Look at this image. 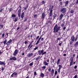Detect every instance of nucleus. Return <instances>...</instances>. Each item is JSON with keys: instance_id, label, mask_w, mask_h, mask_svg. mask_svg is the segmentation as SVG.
<instances>
[{"instance_id": "nucleus-1", "label": "nucleus", "mask_w": 78, "mask_h": 78, "mask_svg": "<svg viewBox=\"0 0 78 78\" xmlns=\"http://www.w3.org/2000/svg\"><path fill=\"white\" fill-rule=\"evenodd\" d=\"M61 27L59 26L58 27V25L57 24H56L54 28V31L53 32L55 33H57L58 32V31L59 30H60V28Z\"/></svg>"}, {"instance_id": "nucleus-2", "label": "nucleus", "mask_w": 78, "mask_h": 78, "mask_svg": "<svg viewBox=\"0 0 78 78\" xmlns=\"http://www.w3.org/2000/svg\"><path fill=\"white\" fill-rule=\"evenodd\" d=\"M66 8H62L60 10V12H62V14H65L66 12Z\"/></svg>"}, {"instance_id": "nucleus-3", "label": "nucleus", "mask_w": 78, "mask_h": 78, "mask_svg": "<svg viewBox=\"0 0 78 78\" xmlns=\"http://www.w3.org/2000/svg\"><path fill=\"white\" fill-rule=\"evenodd\" d=\"M21 9H20L18 11V15L19 17H20L21 16Z\"/></svg>"}, {"instance_id": "nucleus-4", "label": "nucleus", "mask_w": 78, "mask_h": 78, "mask_svg": "<svg viewBox=\"0 0 78 78\" xmlns=\"http://www.w3.org/2000/svg\"><path fill=\"white\" fill-rule=\"evenodd\" d=\"M17 53H18V50L16 49L15 50V51L13 53V55L14 56H16V55H17Z\"/></svg>"}, {"instance_id": "nucleus-5", "label": "nucleus", "mask_w": 78, "mask_h": 78, "mask_svg": "<svg viewBox=\"0 0 78 78\" xmlns=\"http://www.w3.org/2000/svg\"><path fill=\"white\" fill-rule=\"evenodd\" d=\"M63 16L64 15L63 14H61L60 15V16L58 18L59 20H62V17H63Z\"/></svg>"}, {"instance_id": "nucleus-6", "label": "nucleus", "mask_w": 78, "mask_h": 78, "mask_svg": "<svg viewBox=\"0 0 78 78\" xmlns=\"http://www.w3.org/2000/svg\"><path fill=\"white\" fill-rule=\"evenodd\" d=\"M17 75V73L16 72H14L11 75V77H13L14 76H16Z\"/></svg>"}, {"instance_id": "nucleus-7", "label": "nucleus", "mask_w": 78, "mask_h": 78, "mask_svg": "<svg viewBox=\"0 0 78 78\" xmlns=\"http://www.w3.org/2000/svg\"><path fill=\"white\" fill-rule=\"evenodd\" d=\"M33 55V53H30L27 55V56L28 58H30V57L32 56Z\"/></svg>"}, {"instance_id": "nucleus-8", "label": "nucleus", "mask_w": 78, "mask_h": 78, "mask_svg": "<svg viewBox=\"0 0 78 78\" xmlns=\"http://www.w3.org/2000/svg\"><path fill=\"white\" fill-rule=\"evenodd\" d=\"M69 5V1H67L65 2V7H67V6H68V5Z\"/></svg>"}, {"instance_id": "nucleus-9", "label": "nucleus", "mask_w": 78, "mask_h": 78, "mask_svg": "<svg viewBox=\"0 0 78 78\" xmlns=\"http://www.w3.org/2000/svg\"><path fill=\"white\" fill-rule=\"evenodd\" d=\"M71 41H73H73H75V37L74 36H73L71 37Z\"/></svg>"}, {"instance_id": "nucleus-10", "label": "nucleus", "mask_w": 78, "mask_h": 78, "mask_svg": "<svg viewBox=\"0 0 78 78\" xmlns=\"http://www.w3.org/2000/svg\"><path fill=\"white\" fill-rule=\"evenodd\" d=\"M0 65H3V66H5V62H3L0 61Z\"/></svg>"}, {"instance_id": "nucleus-11", "label": "nucleus", "mask_w": 78, "mask_h": 78, "mask_svg": "<svg viewBox=\"0 0 78 78\" xmlns=\"http://www.w3.org/2000/svg\"><path fill=\"white\" fill-rule=\"evenodd\" d=\"M44 17H45V14H44V13L43 12L42 16H41V19H44Z\"/></svg>"}, {"instance_id": "nucleus-12", "label": "nucleus", "mask_w": 78, "mask_h": 78, "mask_svg": "<svg viewBox=\"0 0 78 78\" xmlns=\"http://www.w3.org/2000/svg\"><path fill=\"white\" fill-rule=\"evenodd\" d=\"M42 58V56H38L36 59V61H38L39 59H40Z\"/></svg>"}, {"instance_id": "nucleus-13", "label": "nucleus", "mask_w": 78, "mask_h": 78, "mask_svg": "<svg viewBox=\"0 0 78 78\" xmlns=\"http://www.w3.org/2000/svg\"><path fill=\"white\" fill-rule=\"evenodd\" d=\"M53 12V10H52L51 9L50 11V12L49 14V16L50 17H51L52 16V12Z\"/></svg>"}, {"instance_id": "nucleus-14", "label": "nucleus", "mask_w": 78, "mask_h": 78, "mask_svg": "<svg viewBox=\"0 0 78 78\" xmlns=\"http://www.w3.org/2000/svg\"><path fill=\"white\" fill-rule=\"evenodd\" d=\"M24 15H25V13L24 12L22 13L21 15V17L22 19H23V18L24 17Z\"/></svg>"}, {"instance_id": "nucleus-15", "label": "nucleus", "mask_w": 78, "mask_h": 78, "mask_svg": "<svg viewBox=\"0 0 78 78\" xmlns=\"http://www.w3.org/2000/svg\"><path fill=\"white\" fill-rule=\"evenodd\" d=\"M12 42V40H10L9 41H8L7 42L6 44V45H8L10 43H11Z\"/></svg>"}, {"instance_id": "nucleus-16", "label": "nucleus", "mask_w": 78, "mask_h": 78, "mask_svg": "<svg viewBox=\"0 0 78 78\" xmlns=\"http://www.w3.org/2000/svg\"><path fill=\"white\" fill-rule=\"evenodd\" d=\"M45 76V75L43 73H41L40 74V76H41V77H42V78H44Z\"/></svg>"}, {"instance_id": "nucleus-17", "label": "nucleus", "mask_w": 78, "mask_h": 78, "mask_svg": "<svg viewBox=\"0 0 78 78\" xmlns=\"http://www.w3.org/2000/svg\"><path fill=\"white\" fill-rule=\"evenodd\" d=\"M54 69H52L51 70V76H53V74H54Z\"/></svg>"}, {"instance_id": "nucleus-18", "label": "nucleus", "mask_w": 78, "mask_h": 78, "mask_svg": "<svg viewBox=\"0 0 78 78\" xmlns=\"http://www.w3.org/2000/svg\"><path fill=\"white\" fill-rule=\"evenodd\" d=\"M43 63L45 66H47L48 64V63L47 62H46L45 61H44Z\"/></svg>"}, {"instance_id": "nucleus-19", "label": "nucleus", "mask_w": 78, "mask_h": 78, "mask_svg": "<svg viewBox=\"0 0 78 78\" xmlns=\"http://www.w3.org/2000/svg\"><path fill=\"white\" fill-rule=\"evenodd\" d=\"M58 67H59V68L58 69L59 72V71H60V70H61V68H62V66H61V65H59L58 66Z\"/></svg>"}, {"instance_id": "nucleus-20", "label": "nucleus", "mask_w": 78, "mask_h": 78, "mask_svg": "<svg viewBox=\"0 0 78 78\" xmlns=\"http://www.w3.org/2000/svg\"><path fill=\"white\" fill-rule=\"evenodd\" d=\"M78 45V41H77L76 42L75 44H74L75 47H76L77 45Z\"/></svg>"}, {"instance_id": "nucleus-21", "label": "nucleus", "mask_w": 78, "mask_h": 78, "mask_svg": "<svg viewBox=\"0 0 78 78\" xmlns=\"http://www.w3.org/2000/svg\"><path fill=\"white\" fill-rule=\"evenodd\" d=\"M60 62V58H59L58 61H57V65H58V64H59V62Z\"/></svg>"}, {"instance_id": "nucleus-22", "label": "nucleus", "mask_w": 78, "mask_h": 78, "mask_svg": "<svg viewBox=\"0 0 78 78\" xmlns=\"http://www.w3.org/2000/svg\"><path fill=\"white\" fill-rule=\"evenodd\" d=\"M73 61H71V62L70 63V65L69 66H72V64H73Z\"/></svg>"}, {"instance_id": "nucleus-23", "label": "nucleus", "mask_w": 78, "mask_h": 78, "mask_svg": "<svg viewBox=\"0 0 78 78\" xmlns=\"http://www.w3.org/2000/svg\"><path fill=\"white\" fill-rule=\"evenodd\" d=\"M54 62H55V60L54 59H52L51 60V62L52 63H54Z\"/></svg>"}, {"instance_id": "nucleus-24", "label": "nucleus", "mask_w": 78, "mask_h": 78, "mask_svg": "<svg viewBox=\"0 0 78 78\" xmlns=\"http://www.w3.org/2000/svg\"><path fill=\"white\" fill-rule=\"evenodd\" d=\"M74 58V57H71L70 59V61H73V59Z\"/></svg>"}, {"instance_id": "nucleus-25", "label": "nucleus", "mask_w": 78, "mask_h": 78, "mask_svg": "<svg viewBox=\"0 0 78 78\" xmlns=\"http://www.w3.org/2000/svg\"><path fill=\"white\" fill-rule=\"evenodd\" d=\"M33 64H34L33 62H32L31 63L29 64V66H32L33 65Z\"/></svg>"}, {"instance_id": "nucleus-26", "label": "nucleus", "mask_w": 78, "mask_h": 78, "mask_svg": "<svg viewBox=\"0 0 78 78\" xmlns=\"http://www.w3.org/2000/svg\"><path fill=\"white\" fill-rule=\"evenodd\" d=\"M12 58H13V61H16V60L17 59V58H16V57H13Z\"/></svg>"}, {"instance_id": "nucleus-27", "label": "nucleus", "mask_w": 78, "mask_h": 78, "mask_svg": "<svg viewBox=\"0 0 78 78\" xmlns=\"http://www.w3.org/2000/svg\"><path fill=\"white\" fill-rule=\"evenodd\" d=\"M38 53L39 55H41V54H42L40 50H39V51H38Z\"/></svg>"}, {"instance_id": "nucleus-28", "label": "nucleus", "mask_w": 78, "mask_h": 78, "mask_svg": "<svg viewBox=\"0 0 78 78\" xmlns=\"http://www.w3.org/2000/svg\"><path fill=\"white\" fill-rule=\"evenodd\" d=\"M17 20H18V18H17V17H16L15 18V20H14V22H17Z\"/></svg>"}, {"instance_id": "nucleus-29", "label": "nucleus", "mask_w": 78, "mask_h": 78, "mask_svg": "<svg viewBox=\"0 0 78 78\" xmlns=\"http://www.w3.org/2000/svg\"><path fill=\"white\" fill-rule=\"evenodd\" d=\"M16 16L14 14H13L12 15V17H16Z\"/></svg>"}, {"instance_id": "nucleus-30", "label": "nucleus", "mask_w": 78, "mask_h": 78, "mask_svg": "<svg viewBox=\"0 0 78 78\" xmlns=\"http://www.w3.org/2000/svg\"><path fill=\"white\" fill-rule=\"evenodd\" d=\"M56 16H57V14H55L53 16V18H55V17H56Z\"/></svg>"}, {"instance_id": "nucleus-31", "label": "nucleus", "mask_w": 78, "mask_h": 78, "mask_svg": "<svg viewBox=\"0 0 78 78\" xmlns=\"http://www.w3.org/2000/svg\"><path fill=\"white\" fill-rule=\"evenodd\" d=\"M2 37L4 38L5 37V34H3L2 35Z\"/></svg>"}, {"instance_id": "nucleus-32", "label": "nucleus", "mask_w": 78, "mask_h": 78, "mask_svg": "<svg viewBox=\"0 0 78 78\" xmlns=\"http://www.w3.org/2000/svg\"><path fill=\"white\" fill-rule=\"evenodd\" d=\"M32 42H30V44H29V46H28V48H29V47H30V45H32Z\"/></svg>"}, {"instance_id": "nucleus-33", "label": "nucleus", "mask_w": 78, "mask_h": 78, "mask_svg": "<svg viewBox=\"0 0 78 78\" xmlns=\"http://www.w3.org/2000/svg\"><path fill=\"white\" fill-rule=\"evenodd\" d=\"M3 27V26L2 25H0V29H2Z\"/></svg>"}, {"instance_id": "nucleus-34", "label": "nucleus", "mask_w": 78, "mask_h": 78, "mask_svg": "<svg viewBox=\"0 0 78 78\" xmlns=\"http://www.w3.org/2000/svg\"><path fill=\"white\" fill-rule=\"evenodd\" d=\"M40 51H41V53L42 55V53H44V49H42L41 50H40Z\"/></svg>"}, {"instance_id": "nucleus-35", "label": "nucleus", "mask_w": 78, "mask_h": 78, "mask_svg": "<svg viewBox=\"0 0 78 78\" xmlns=\"http://www.w3.org/2000/svg\"><path fill=\"white\" fill-rule=\"evenodd\" d=\"M41 38H42V37L40 36V38H39L37 41L39 42H40V40H41Z\"/></svg>"}, {"instance_id": "nucleus-36", "label": "nucleus", "mask_w": 78, "mask_h": 78, "mask_svg": "<svg viewBox=\"0 0 78 78\" xmlns=\"http://www.w3.org/2000/svg\"><path fill=\"white\" fill-rule=\"evenodd\" d=\"M6 42H7V41L6 40L3 42V43L5 45V44H6Z\"/></svg>"}, {"instance_id": "nucleus-37", "label": "nucleus", "mask_w": 78, "mask_h": 78, "mask_svg": "<svg viewBox=\"0 0 78 78\" xmlns=\"http://www.w3.org/2000/svg\"><path fill=\"white\" fill-rule=\"evenodd\" d=\"M46 53H47L46 51H44V52H43V53L42 54V55H45V54H46Z\"/></svg>"}, {"instance_id": "nucleus-38", "label": "nucleus", "mask_w": 78, "mask_h": 78, "mask_svg": "<svg viewBox=\"0 0 78 78\" xmlns=\"http://www.w3.org/2000/svg\"><path fill=\"white\" fill-rule=\"evenodd\" d=\"M37 17V15L36 14L34 15V18H36Z\"/></svg>"}, {"instance_id": "nucleus-39", "label": "nucleus", "mask_w": 78, "mask_h": 78, "mask_svg": "<svg viewBox=\"0 0 78 78\" xmlns=\"http://www.w3.org/2000/svg\"><path fill=\"white\" fill-rule=\"evenodd\" d=\"M61 38L60 37H59V38H58L57 39V41H59V40H61Z\"/></svg>"}, {"instance_id": "nucleus-40", "label": "nucleus", "mask_w": 78, "mask_h": 78, "mask_svg": "<svg viewBox=\"0 0 78 78\" xmlns=\"http://www.w3.org/2000/svg\"><path fill=\"white\" fill-rule=\"evenodd\" d=\"M42 69H45V68H46V66H43L42 67Z\"/></svg>"}, {"instance_id": "nucleus-41", "label": "nucleus", "mask_w": 78, "mask_h": 78, "mask_svg": "<svg viewBox=\"0 0 78 78\" xmlns=\"http://www.w3.org/2000/svg\"><path fill=\"white\" fill-rule=\"evenodd\" d=\"M70 11H71V14H73V12H74L73 10H71Z\"/></svg>"}, {"instance_id": "nucleus-42", "label": "nucleus", "mask_w": 78, "mask_h": 78, "mask_svg": "<svg viewBox=\"0 0 78 78\" xmlns=\"http://www.w3.org/2000/svg\"><path fill=\"white\" fill-rule=\"evenodd\" d=\"M69 44L70 45H72V44H73V41H70Z\"/></svg>"}, {"instance_id": "nucleus-43", "label": "nucleus", "mask_w": 78, "mask_h": 78, "mask_svg": "<svg viewBox=\"0 0 78 78\" xmlns=\"http://www.w3.org/2000/svg\"><path fill=\"white\" fill-rule=\"evenodd\" d=\"M38 48V47H36L34 49V50H37V49Z\"/></svg>"}, {"instance_id": "nucleus-44", "label": "nucleus", "mask_w": 78, "mask_h": 78, "mask_svg": "<svg viewBox=\"0 0 78 78\" xmlns=\"http://www.w3.org/2000/svg\"><path fill=\"white\" fill-rule=\"evenodd\" d=\"M77 39H78V37L77 36L76 37L75 39V41H77Z\"/></svg>"}, {"instance_id": "nucleus-45", "label": "nucleus", "mask_w": 78, "mask_h": 78, "mask_svg": "<svg viewBox=\"0 0 78 78\" xmlns=\"http://www.w3.org/2000/svg\"><path fill=\"white\" fill-rule=\"evenodd\" d=\"M47 22L48 23V24H49V23H51V21H48Z\"/></svg>"}, {"instance_id": "nucleus-46", "label": "nucleus", "mask_w": 78, "mask_h": 78, "mask_svg": "<svg viewBox=\"0 0 78 78\" xmlns=\"http://www.w3.org/2000/svg\"><path fill=\"white\" fill-rule=\"evenodd\" d=\"M39 41H38L37 42L36 44V45H37V44H39Z\"/></svg>"}, {"instance_id": "nucleus-47", "label": "nucleus", "mask_w": 78, "mask_h": 78, "mask_svg": "<svg viewBox=\"0 0 78 78\" xmlns=\"http://www.w3.org/2000/svg\"><path fill=\"white\" fill-rule=\"evenodd\" d=\"M62 27H64V23H62L61 24Z\"/></svg>"}, {"instance_id": "nucleus-48", "label": "nucleus", "mask_w": 78, "mask_h": 78, "mask_svg": "<svg viewBox=\"0 0 78 78\" xmlns=\"http://www.w3.org/2000/svg\"><path fill=\"white\" fill-rule=\"evenodd\" d=\"M27 20V18H25L24 20V22H26Z\"/></svg>"}, {"instance_id": "nucleus-49", "label": "nucleus", "mask_w": 78, "mask_h": 78, "mask_svg": "<svg viewBox=\"0 0 78 78\" xmlns=\"http://www.w3.org/2000/svg\"><path fill=\"white\" fill-rule=\"evenodd\" d=\"M33 45L32 44H31V45H30V48H31V47H33Z\"/></svg>"}, {"instance_id": "nucleus-50", "label": "nucleus", "mask_w": 78, "mask_h": 78, "mask_svg": "<svg viewBox=\"0 0 78 78\" xmlns=\"http://www.w3.org/2000/svg\"><path fill=\"white\" fill-rule=\"evenodd\" d=\"M34 75H37L36 72H34Z\"/></svg>"}, {"instance_id": "nucleus-51", "label": "nucleus", "mask_w": 78, "mask_h": 78, "mask_svg": "<svg viewBox=\"0 0 78 78\" xmlns=\"http://www.w3.org/2000/svg\"><path fill=\"white\" fill-rule=\"evenodd\" d=\"M27 43H28V41H25L24 43L25 44H27Z\"/></svg>"}, {"instance_id": "nucleus-52", "label": "nucleus", "mask_w": 78, "mask_h": 78, "mask_svg": "<svg viewBox=\"0 0 78 78\" xmlns=\"http://www.w3.org/2000/svg\"><path fill=\"white\" fill-rule=\"evenodd\" d=\"M42 3L43 4H44V3H45V1H42Z\"/></svg>"}, {"instance_id": "nucleus-53", "label": "nucleus", "mask_w": 78, "mask_h": 78, "mask_svg": "<svg viewBox=\"0 0 78 78\" xmlns=\"http://www.w3.org/2000/svg\"><path fill=\"white\" fill-rule=\"evenodd\" d=\"M9 60H10L11 61H12V60H13V58H9Z\"/></svg>"}, {"instance_id": "nucleus-54", "label": "nucleus", "mask_w": 78, "mask_h": 78, "mask_svg": "<svg viewBox=\"0 0 78 78\" xmlns=\"http://www.w3.org/2000/svg\"><path fill=\"white\" fill-rule=\"evenodd\" d=\"M76 4H78V0H76Z\"/></svg>"}, {"instance_id": "nucleus-55", "label": "nucleus", "mask_w": 78, "mask_h": 78, "mask_svg": "<svg viewBox=\"0 0 78 78\" xmlns=\"http://www.w3.org/2000/svg\"><path fill=\"white\" fill-rule=\"evenodd\" d=\"M57 74V71H55V75H56Z\"/></svg>"}, {"instance_id": "nucleus-56", "label": "nucleus", "mask_w": 78, "mask_h": 78, "mask_svg": "<svg viewBox=\"0 0 78 78\" xmlns=\"http://www.w3.org/2000/svg\"><path fill=\"white\" fill-rule=\"evenodd\" d=\"M60 5H62V2H60Z\"/></svg>"}, {"instance_id": "nucleus-57", "label": "nucleus", "mask_w": 78, "mask_h": 78, "mask_svg": "<svg viewBox=\"0 0 78 78\" xmlns=\"http://www.w3.org/2000/svg\"><path fill=\"white\" fill-rule=\"evenodd\" d=\"M3 9H1V10H0V12H2V10H3Z\"/></svg>"}, {"instance_id": "nucleus-58", "label": "nucleus", "mask_w": 78, "mask_h": 78, "mask_svg": "<svg viewBox=\"0 0 78 78\" xmlns=\"http://www.w3.org/2000/svg\"><path fill=\"white\" fill-rule=\"evenodd\" d=\"M74 78H77V75H76L74 77Z\"/></svg>"}, {"instance_id": "nucleus-59", "label": "nucleus", "mask_w": 78, "mask_h": 78, "mask_svg": "<svg viewBox=\"0 0 78 78\" xmlns=\"http://www.w3.org/2000/svg\"><path fill=\"white\" fill-rule=\"evenodd\" d=\"M77 67V66H74V68L75 69H76V68Z\"/></svg>"}, {"instance_id": "nucleus-60", "label": "nucleus", "mask_w": 78, "mask_h": 78, "mask_svg": "<svg viewBox=\"0 0 78 78\" xmlns=\"http://www.w3.org/2000/svg\"><path fill=\"white\" fill-rule=\"evenodd\" d=\"M48 71H49V72H50V71H51V68H49L48 69Z\"/></svg>"}, {"instance_id": "nucleus-61", "label": "nucleus", "mask_w": 78, "mask_h": 78, "mask_svg": "<svg viewBox=\"0 0 78 78\" xmlns=\"http://www.w3.org/2000/svg\"><path fill=\"white\" fill-rule=\"evenodd\" d=\"M2 71H3V70H4V68H2Z\"/></svg>"}, {"instance_id": "nucleus-62", "label": "nucleus", "mask_w": 78, "mask_h": 78, "mask_svg": "<svg viewBox=\"0 0 78 78\" xmlns=\"http://www.w3.org/2000/svg\"><path fill=\"white\" fill-rule=\"evenodd\" d=\"M61 45H62V43H60L59 44V46H61Z\"/></svg>"}, {"instance_id": "nucleus-63", "label": "nucleus", "mask_w": 78, "mask_h": 78, "mask_svg": "<svg viewBox=\"0 0 78 78\" xmlns=\"http://www.w3.org/2000/svg\"><path fill=\"white\" fill-rule=\"evenodd\" d=\"M12 11V8H10L9 9V11L11 12Z\"/></svg>"}, {"instance_id": "nucleus-64", "label": "nucleus", "mask_w": 78, "mask_h": 78, "mask_svg": "<svg viewBox=\"0 0 78 78\" xmlns=\"http://www.w3.org/2000/svg\"><path fill=\"white\" fill-rule=\"evenodd\" d=\"M25 78H30V77H29V76H27V77H26Z\"/></svg>"}]
</instances>
